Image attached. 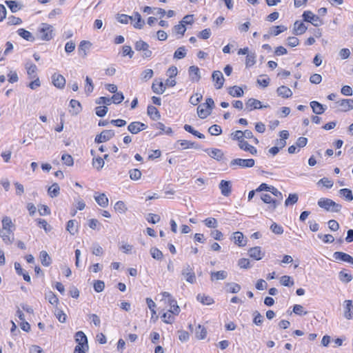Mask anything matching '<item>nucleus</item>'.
<instances>
[{
    "label": "nucleus",
    "instance_id": "nucleus-1",
    "mask_svg": "<svg viewBox=\"0 0 353 353\" xmlns=\"http://www.w3.org/2000/svg\"><path fill=\"white\" fill-rule=\"evenodd\" d=\"M1 222L2 228L0 229V236L5 244L10 245L14 239V225L9 216H4Z\"/></svg>",
    "mask_w": 353,
    "mask_h": 353
},
{
    "label": "nucleus",
    "instance_id": "nucleus-2",
    "mask_svg": "<svg viewBox=\"0 0 353 353\" xmlns=\"http://www.w3.org/2000/svg\"><path fill=\"white\" fill-rule=\"evenodd\" d=\"M54 28L48 23H42L39 25L37 31V37L39 39L49 41L54 37Z\"/></svg>",
    "mask_w": 353,
    "mask_h": 353
},
{
    "label": "nucleus",
    "instance_id": "nucleus-3",
    "mask_svg": "<svg viewBox=\"0 0 353 353\" xmlns=\"http://www.w3.org/2000/svg\"><path fill=\"white\" fill-rule=\"evenodd\" d=\"M318 205L326 211L332 212H339L342 208V205L327 198H321L318 201Z\"/></svg>",
    "mask_w": 353,
    "mask_h": 353
},
{
    "label": "nucleus",
    "instance_id": "nucleus-4",
    "mask_svg": "<svg viewBox=\"0 0 353 353\" xmlns=\"http://www.w3.org/2000/svg\"><path fill=\"white\" fill-rule=\"evenodd\" d=\"M161 295L163 298L161 301L163 302L164 304H167L170 306L168 312H171L174 315H178L180 312V309L177 305L176 301L172 298L171 294L169 292H164L161 294Z\"/></svg>",
    "mask_w": 353,
    "mask_h": 353
},
{
    "label": "nucleus",
    "instance_id": "nucleus-5",
    "mask_svg": "<svg viewBox=\"0 0 353 353\" xmlns=\"http://www.w3.org/2000/svg\"><path fill=\"white\" fill-rule=\"evenodd\" d=\"M255 164V161L253 159H234L230 162V166L236 170L239 168H252Z\"/></svg>",
    "mask_w": 353,
    "mask_h": 353
},
{
    "label": "nucleus",
    "instance_id": "nucleus-6",
    "mask_svg": "<svg viewBox=\"0 0 353 353\" xmlns=\"http://www.w3.org/2000/svg\"><path fill=\"white\" fill-rule=\"evenodd\" d=\"M303 17L305 21L311 23L316 27L322 24V21L321 20L320 17L314 14L311 11H305L303 14Z\"/></svg>",
    "mask_w": 353,
    "mask_h": 353
},
{
    "label": "nucleus",
    "instance_id": "nucleus-7",
    "mask_svg": "<svg viewBox=\"0 0 353 353\" xmlns=\"http://www.w3.org/2000/svg\"><path fill=\"white\" fill-rule=\"evenodd\" d=\"M135 49L137 51H143L142 56L144 58H150L152 56V52L149 50V45L142 40H139L136 42Z\"/></svg>",
    "mask_w": 353,
    "mask_h": 353
},
{
    "label": "nucleus",
    "instance_id": "nucleus-8",
    "mask_svg": "<svg viewBox=\"0 0 353 353\" xmlns=\"http://www.w3.org/2000/svg\"><path fill=\"white\" fill-rule=\"evenodd\" d=\"M268 105H263L259 100L254 98L249 99L245 103V108L248 111H252L256 109H261L263 108H268Z\"/></svg>",
    "mask_w": 353,
    "mask_h": 353
},
{
    "label": "nucleus",
    "instance_id": "nucleus-9",
    "mask_svg": "<svg viewBox=\"0 0 353 353\" xmlns=\"http://www.w3.org/2000/svg\"><path fill=\"white\" fill-rule=\"evenodd\" d=\"M182 275L185 281L190 283L196 282V275L193 269L188 265L182 271Z\"/></svg>",
    "mask_w": 353,
    "mask_h": 353
},
{
    "label": "nucleus",
    "instance_id": "nucleus-10",
    "mask_svg": "<svg viewBox=\"0 0 353 353\" xmlns=\"http://www.w3.org/2000/svg\"><path fill=\"white\" fill-rule=\"evenodd\" d=\"M114 136V132L112 130H105L102 131L95 138V142L103 143L109 141Z\"/></svg>",
    "mask_w": 353,
    "mask_h": 353
},
{
    "label": "nucleus",
    "instance_id": "nucleus-11",
    "mask_svg": "<svg viewBox=\"0 0 353 353\" xmlns=\"http://www.w3.org/2000/svg\"><path fill=\"white\" fill-rule=\"evenodd\" d=\"M231 240L239 247H244L247 243L246 239L241 232H233L231 236Z\"/></svg>",
    "mask_w": 353,
    "mask_h": 353
},
{
    "label": "nucleus",
    "instance_id": "nucleus-12",
    "mask_svg": "<svg viewBox=\"0 0 353 353\" xmlns=\"http://www.w3.org/2000/svg\"><path fill=\"white\" fill-rule=\"evenodd\" d=\"M212 80L214 82L216 89H221L224 83L225 79L222 72L219 70H216L212 73Z\"/></svg>",
    "mask_w": 353,
    "mask_h": 353
},
{
    "label": "nucleus",
    "instance_id": "nucleus-13",
    "mask_svg": "<svg viewBox=\"0 0 353 353\" xmlns=\"http://www.w3.org/2000/svg\"><path fill=\"white\" fill-rule=\"evenodd\" d=\"M248 255L254 260L259 261L265 256V252L259 246L251 248L248 250Z\"/></svg>",
    "mask_w": 353,
    "mask_h": 353
},
{
    "label": "nucleus",
    "instance_id": "nucleus-14",
    "mask_svg": "<svg viewBox=\"0 0 353 353\" xmlns=\"http://www.w3.org/2000/svg\"><path fill=\"white\" fill-rule=\"evenodd\" d=\"M174 148L183 150L189 148H197L198 147L194 142L188 140H178L174 144Z\"/></svg>",
    "mask_w": 353,
    "mask_h": 353
},
{
    "label": "nucleus",
    "instance_id": "nucleus-15",
    "mask_svg": "<svg viewBox=\"0 0 353 353\" xmlns=\"http://www.w3.org/2000/svg\"><path fill=\"white\" fill-rule=\"evenodd\" d=\"M336 103L342 112H347L353 109V99H344L339 100Z\"/></svg>",
    "mask_w": 353,
    "mask_h": 353
},
{
    "label": "nucleus",
    "instance_id": "nucleus-16",
    "mask_svg": "<svg viewBox=\"0 0 353 353\" xmlns=\"http://www.w3.org/2000/svg\"><path fill=\"white\" fill-rule=\"evenodd\" d=\"M333 257L336 261H344L353 265V257L343 252H335Z\"/></svg>",
    "mask_w": 353,
    "mask_h": 353
},
{
    "label": "nucleus",
    "instance_id": "nucleus-17",
    "mask_svg": "<svg viewBox=\"0 0 353 353\" xmlns=\"http://www.w3.org/2000/svg\"><path fill=\"white\" fill-rule=\"evenodd\" d=\"M146 128L147 126L145 124L139 121H134L129 124L128 129L132 134H137L146 129Z\"/></svg>",
    "mask_w": 353,
    "mask_h": 353
},
{
    "label": "nucleus",
    "instance_id": "nucleus-18",
    "mask_svg": "<svg viewBox=\"0 0 353 353\" xmlns=\"http://www.w3.org/2000/svg\"><path fill=\"white\" fill-rule=\"evenodd\" d=\"M190 79L192 82H198L201 79L200 70L197 66L192 65L188 69Z\"/></svg>",
    "mask_w": 353,
    "mask_h": 353
},
{
    "label": "nucleus",
    "instance_id": "nucleus-19",
    "mask_svg": "<svg viewBox=\"0 0 353 353\" xmlns=\"http://www.w3.org/2000/svg\"><path fill=\"white\" fill-rule=\"evenodd\" d=\"M52 81L53 85L58 88H63L65 85V79L64 77L58 73L52 74Z\"/></svg>",
    "mask_w": 353,
    "mask_h": 353
},
{
    "label": "nucleus",
    "instance_id": "nucleus-20",
    "mask_svg": "<svg viewBox=\"0 0 353 353\" xmlns=\"http://www.w3.org/2000/svg\"><path fill=\"white\" fill-rule=\"evenodd\" d=\"M210 157L221 161L224 157L223 152L218 148H208L204 150Z\"/></svg>",
    "mask_w": 353,
    "mask_h": 353
},
{
    "label": "nucleus",
    "instance_id": "nucleus-21",
    "mask_svg": "<svg viewBox=\"0 0 353 353\" xmlns=\"http://www.w3.org/2000/svg\"><path fill=\"white\" fill-rule=\"evenodd\" d=\"M219 189L223 196H229L232 191L231 182L229 181L221 180L219 183Z\"/></svg>",
    "mask_w": 353,
    "mask_h": 353
},
{
    "label": "nucleus",
    "instance_id": "nucleus-22",
    "mask_svg": "<svg viewBox=\"0 0 353 353\" xmlns=\"http://www.w3.org/2000/svg\"><path fill=\"white\" fill-rule=\"evenodd\" d=\"M25 68L27 71V74L29 79H34L37 77V67L32 62H27L25 65Z\"/></svg>",
    "mask_w": 353,
    "mask_h": 353
},
{
    "label": "nucleus",
    "instance_id": "nucleus-23",
    "mask_svg": "<svg viewBox=\"0 0 353 353\" xmlns=\"http://www.w3.org/2000/svg\"><path fill=\"white\" fill-rule=\"evenodd\" d=\"M238 145L240 149L245 152H248L252 155H256L257 154L256 148L254 146L249 144L245 140H241L240 143H238Z\"/></svg>",
    "mask_w": 353,
    "mask_h": 353
},
{
    "label": "nucleus",
    "instance_id": "nucleus-24",
    "mask_svg": "<svg viewBox=\"0 0 353 353\" xmlns=\"http://www.w3.org/2000/svg\"><path fill=\"white\" fill-rule=\"evenodd\" d=\"M152 90L157 94H162L166 90L165 85L161 81L155 79L152 83Z\"/></svg>",
    "mask_w": 353,
    "mask_h": 353
},
{
    "label": "nucleus",
    "instance_id": "nucleus-25",
    "mask_svg": "<svg viewBox=\"0 0 353 353\" xmlns=\"http://www.w3.org/2000/svg\"><path fill=\"white\" fill-rule=\"evenodd\" d=\"M91 46L92 43L90 41H81L78 48L79 54L83 57H86Z\"/></svg>",
    "mask_w": 353,
    "mask_h": 353
},
{
    "label": "nucleus",
    "instance_id": "nucleus-26",
    "mask_svg": "<svg viewBox=\"0 0 353 353\" xmlns=\"http://www.w3.org/2000/svg\"><path fill=\"white\" fill-rule=\"evenodd\" d=\"M94 198L99 205L102 208H106L108 205V198L104 193H95Z\"/></svg>",
    "mask_w": 353,
    "mask_h": 353
},
{
    "label": "nucleus",
    "instance_id": "nucleus-27",
    "mask_svg": "<svg viewBox=\"0 0 353 353\" xmlns=\"http://www.w3.org/2000/svg\"><path fill=\"white\" fill-rule=\"evenodd\" d=\"M344 316L347 319H352L353 318V305L351 300H346L345 301Z\"/></svg>",
    "mask_w": 353,
    "mask_h": 353
},
{
    "label": "nucleus",
    "instance_id": "nucleus-28",
    "mask_svg": "<svg viewBox=\"0 0 353 353\" xmlns=\"http://www.w3.org/2000/svg\"><path fill=\"white\" fill-rule=\"evenodd\" d=\"M228 94L232 97H241L243 96L244 92L242 88L234 85L228 88Z\"/></svg>",
    "mask_w": 353,
    "mask_h": 353
},
{
    "label": "nucleus",
    "instance_id": "nucleus-29",
    "mask_svg": "<svg viewBox=\"0 0 353 353\" xmlns=\"http://www.w3.org/2000/svg\"><path fill=\"white\" fill-rule=\"evenodd\" d=\"M277 94L283 98H290L292 95V90L285 85L279 87L276 90Z\"/></svg>",
    "mask_w": 353,
    "mask_h": 353
},
{
    "label": "nucleus",
    "instance_id": "nucleus-30",
    "mask_svg": "<svg viewBox=\"0 0 353 353\" xmlns=\"http://www.w3.org/2000/svg\"><path fill=\"white\" fill-rule=\"evenodd\" d=\"M17 34L23 39L28 41L33 42L35 40L34 35L30 31H28L23 28H19L17 30Z\"/></svg>",
    "mask_w": 353,
    "mask_h": 353
},
{
    "label": "nucleus",
    "instance_id": "nucleus-31",
    "mask_svg": "<svg viewBox=\"0 0 353 353\" xmlns=\"http://www.w3.org/2000/svg\"><path fill=\"white\" fill-rule=\"evenodd\" d=\"M131 17H133L132 21H134L133 26L137 29H141L145 24V21L142 19L141 14L136 12Z\"/></svg>",
    "mask_w": 353,
    "mask_h": 353
},
{
    "label": "nucleus",
    "instance_id": "nucleus-32",
    "mask_svg": "<svg viewBox=\"0 0 353 353\" xmlns=\"http://www.w3.org/2000/svg\"><path fill=\"white\" fill-rule=\"evenodd\" d=\"M147 112L148 116L154 121H157L161 117L159 110L153 105H149L148 107Z\"/></svg>",
    "mask_w": 353,
    "mask_h": 353
},
{
    "label": "nucleus",
    "instance_id": "nucleus-33",
    "mask_svg": "<svg viewBox=\"0 0 353 353\" xmlns=\"http://www.w3.org/2000/svg\"><path fill=\"white\" fill-rule=\"evenodd\" d=\"M75 341L78 343V345L88 346L87 337L82 331H79L76 333Z\"/></svg>",
    "mask_w": 353,
    "mask_h": 353
},
{
    "label": "nucleus",
    "instance_id": "nucleus-34",
    "mask_svg": "<svg viewBox=\"0 0 353 353\" xmlns=\"http://www.w3.org/2000/svg\"><path fill=\"white\" fill-rule=\"evenodd\" d=\"M310 106L313 112L316 114H323L326 109L322 104L315 101L310 102Z\"/></svg>",
    "mask_w": 353,
    "mask_h": 353
},
{
    "label": "nucleus",
    "instance_id": "nucleus-35",
    "mask_svg": "<svg viewBox=\"0 0 353 353\" xmlns=\"http://www.w3.org/2000/svg\"><path fill=\"white\" fill-rule=\"evenodd\" d=\"M228 274L225 270H220L217 272H212L210 274L212 281L214 280H224L227 278Z\"/></svg>",
    "mask_w": 353,
    "mask_h": 353
},
{
    "label": "nucleus",
    "instance_id": "nucleus-36",
    "mask_svg": "<svg viewBox=\"0 0 353 353\" xmlns=\"http://www.w3.org/2000/svg\"><path fill=\"white\" fill-rule=\"evenodd\" d=\"M78 223L75 220H70L67 223L66 230L72 235H74L78 232Z\"/></svg>",
    "mask_w": 353,
    "mask_h": 353
},
{
    "label": "nucleus",
    "instance_id": "nucleus-37",
    "mask_svg": "<svg viewBox=\"0 0 353 353\" xmlns=\"http://www.w3.org/2000/svg\"><path fill=\"white\" fill-rule=\"evenodd\" d=\"M60 192L59 185L54 183L51 186H50L48 189V193L49 196L52 198L57 197Z\"/></svg>",
    "mask_w": 353,
    "mask_h": 353
},
{
    "label": "nucleus",
    "instance_id": "nucleus-38",
    "mask_svg": "<svg viewBox=\"0 0 353 353\" xmlns=\"http://www.w3.org/2000/svg\"><path fill=\"white\" fill-rule=\"evenodd\" d=\"M196 299L203 305H210L214 303V300L211 296L205 294H199Z\"/></svg>",
    "mask_w": 353,
    "mask_h": 353
},
{
    "label": "nucleus",
    "instance_id": "nucleus-39",
    "mask_svg": "<svg viewBox=\"0 0 353 353\" xmlns=\"http://www.w3.org/2000/svg\"><path fill=\"white\" fill-rule=\"evenodd\" d=\"M307 30V27L302 22L296 21L294 25V32L295 34H302Z\"/></svg>",
    "mask_w": 353,
    "mask_h": 353
},
{
    "label": "nucleus",
    "instance_id": "nucleus-40",
    "mask_svg": "<svg viewBox=\"0 0 353 353\" xmlns=\"http://www.w3.org/2000/svg\"><path fill=\"white\" fill-rule=\"evenodd\" d=\"M155 128L160 130L159 134H172V130L169 128L166 127L163 123L159 122L155 124Z\"/></svg>",
    "mask_w": 353,
    "mask_h": 353
},
{
    "label": "nucleus",
    "instance_id": "nucleus-41",
    "mask_svg": "<svg viewBox=\"0 0 353 353\" xmlns=\"http://www.w3.org/2000/svg\"><path fill=\"white\" fill-rule=\"evenodd\" d=\"M211 110L208 108H205L204 105H199L197 108V114L201 119L206 118L210 114Z\"/></svg>",
    "mask_w": 353,
    "mask_h": 353
},
{
    "label": "nucleus",
    "instance_id": "nucleus-42",
    "mask_svg": "<svg viewBox=\"0 0 353 353\" xmlns=\"http://www.w3.org/2000/svg\"><path fill=\"white\" fill-rule=\"evenodd\" d=\"M70 105L72 108V114H78L81 111V105L79 101L75 99H72L70 102Z\"/></svg>",
    "mask_w": 353,
    "mask_h": 353
},
{
    "label": "nucleus",
    "instance_id": "nucleus-43",
    "mask_svg": "<svg viewBox=\"0 0 353 353\" xmlns=\"http://www.w3.org/2000/svg\"><path fill=\"white\" fill-rule=\"evenodd\" d=\"M256 54L255 52H250L247 54L245 59V65L250 68L256 63Z\"/></svg>",
    "mask_w": 353,
    "mask_h": 353
},
{
    "label": "nucleus",
    "instance_id": "nucleus-44",
    "mask_svg": "<svg viewBox=\"0 0 353 353\" xmlns=\"http://www.w3.org/2000/svg\"><path fill=\"white\" fill-rule=\"evenodd\" d=\"M226 291L230 293H238L241 290V285L236 283H227Z\"/></svg>",
    "mask_w": 353,
    "mask_h": 353
},
{
    "label": "nucleus",
    "instance_id": "nucleus-45",
    "mask_svg": "<svg viewBox=\"0 0 353 353\" xmlns=\"http://www.w3.org/2000/svg\"><path fill=\"white\" fill-rule=\"evenodd\" d=\"M41 263L44 266H49L51 263V259L46 251H41L39 254Z\"/></svg>",
    "mask_w": 353,
    "mask_h": 353
},
{
    "label": "nucleus",
    "instance_id": "nucleus-46",
    "mask_svg": "<svg viewBox=\"0 0 353 353\" xmlns=\"http://www.w3.org/2000/svg\"><path fill=\"white\" fill-rule=\"evenodd\" d=\"M6 4L12 12H17L21 9V6L16 1H6Z\"/></svg>",
    "mask_w": 353,
    "mask_h": 353
},
{
    "label": "nucleus",
    "instance_id": "nucleus-47",
    "mask_svg": "<svg viewBox=\"0 0 353 353\" xmlns=\"http://www.w3.org/2000/svg\"><path fill=\"white\" fill-rule=\"evenodd\" d=\"M114 209L116 212L120 214H124L128 210L126 205L122 201H117L114 205Z\"/></svg>",
    "mask_w": 353,
    "mask_h": 353
},
{
    "label": "nucleus",
    "instance_id": "nucleus-48",
    "mask_svg": "<svg viewBox=\"0 0 353 353\" xmlns=\"http://www.w3.org/2000/svg\"><path fill=\"white\" fill-rule=\"evenodd\" d=\"M46 299L48 301V302L50 304L53 305L57 306L59 303V299L52 292H48V293H46Z\"/></svg>",
    "mask_w": 353,
    "mask_h": 353
},
{
    "label": "nucleus",
    "instance_id": "nucleus-49",
    "mask_svg": "<svg viewBox=\"0 0 353 353\" xmlns=\"http://www.w3.org/2000/svg\"><path fill=\"white\" fill-rule=\"evenodd\" d=\"M150 253L152 257L156 260H161L163 259V254L162 252L157 248H151Z\"/></svg>",
    "mask_w": 353,
    "mask_h": 353
},
{
    "label": "nucleus",
    "instance_id": "nucleus-50",
    "mask_svg": "<svg viewBox=\"0 0 353 353\" xmlns=\"http://www.w3.org/2000/svg\"><path fill=\"white\" fill-rule=\"evenodd\" d=\"M185 30L186 28L185 25L183 24V23L181 22H180L178 25L175 26L172 30L174 34H179L180 37H182L184 34Z\"/></svg>",
    "mask_w": 353,
    "mask_h": 353
},
{
    "label": "nucleus",
    "instance_id": "nucleus-51",
    "mask_svg": "<svg viewBox=\"0 0 353 353\" xmlns=\"http://www.w3.org/2000/svg\"><path fill=\"white\" fill-rule=\"evenodd\" d=\"M339 194L343 196L347 201H351L353 199L352 192L350 189L343 188L339 190Z\"/></svg>",
    "mask_w": 353,
    "mask_h": 353
},
{
    "label": "nucleus",
    "instance_id": "nucleus-52",
    "mask_svg": "<svg viewBox=\"0 0 353 353\" xmlns=\"http://www.w3.org/2000/svg\"><path fill=\"white\" fill-rule=\"evenodd\" d=\"M299 199L298 194L296 193L290 194L288 198L285 201V206H289L295 204Z\"/></svg>",
    "mask_w": 353,
    "mask_h": 353
},
{
    "label": "nucleus",
    "instance_id": "nucleus-53",
    "mask_svg": "<svg viewBox=\"0 0 353 353\" xmlns=\"http://www.w3.org/2000/svg\"><path fill=\"white\" fill-rule=\"evenodd\" d=\"M145 301H146L148 308L150 309V310L152 313V319L157 314V311L155 310V308L157 307L156 303L150 298H146Z\"/></svg>",
    "mask_w": 353,
    "mask_h": 353
},
{
    "label": "nucleus",
    "instance_id": "nucleus-54",
    "mask_svg": "<svg viewBox=\"0 0 353 353\" xmlns=\"http://www.w3.org/2000/svg\"><path fill=\"white\" fill-rule=\"evenodd\" d=\"M88 226L92 230H100L102 228V224L95 219L88 220Z\"/></svg>",
    "mask_w": 353,
    "mask_h": 353
},
{
    "label": "nucleus",
    "instance_id": "nucleus-55",
    "mask_svg": "<svg viewBox=\"0 0 353 353\" xmlns=\"http://www.w3.org/2000/svg\"><path fill=\"white\" fill-rule=\"evenodd\" d=\"M205 226L209 228H216L218 226V221L215 218H207L203 221Z\"/></svg>",
    "mask_w": 353,
    "mask_h": 353
},
{
    "label": "nucleus",
    "instance_id": "nucleus-56",
    "mask_svg": "<svg viewBox=\"0 0 353 353\" xmlns=\"http://www.w3.org/2000/svg\"><path fill=\"white\" fill-rule=\"evenodd\" d=\"M187 52L184 46L179 48L174 54V58L181 59L186 56Z\"/></svg>",
    "mask_w": 353,
    "mask_h": 353
},
{
    "label": "nucleus",
    "instance_id": "nucleus-57",
    "mask_svg": "<svg viewBox=\"0 0 353 353\" xmlns=\"http://www.w3.org/2000/svg\"><path fill=\"white\" fill-rule=\"evenodd\" d=\"M154 72L152 69H145L141 74V79L143 81H147L152 78Z\"/></svg>",
    "mask_w": 353,
    "mask_h": 353
},
{
    "label": "nucleus",
    "instance_id": "nucleus-58",
    "mask_svg": "<svg viewBox=\"0 0 353 353\" xmlns=\"http://www.w3.org/2000/svg\"><path fill=\"white\" fill-rule=\"evenodd\" d=\"M280 283L281 285L284 286H292L294 285V281L292 280V277L290 276H283L280 279Z\"/></svg>",
    "mask_w": 353,
    "mask_h": 353
},
{
    "label": "nucleus",
    "instance_id": "nucleus-59",
    "mask_svg": "<svg viewBox=\"0 0 353 353\" xmlns=\"http://www.w3.org/2000/svg\"><path fill=\"white\" fill-rule=\"evenodd\" d=\"M174 316L171 312H166L162 315L161 318L164 323L171 324L174 321Z\"/></svg>",
    "mask_w": 353,
    "mask_h": 353
},
{
    "label": "nucleus",
    "instance_id": "nucleus-60",
    "mask_svg": "<svg viewBox=\"0 0 353 353\" xmlns=\"http://www.w3.org/2000/svg\"><path fill=\"white\" fill-rule=\"evenodd\" d=\"M54 315L56 316L58 321L61 323H65L67 319L66 314L63 312V311L61 310L59 308H56L54 310Z\"/></svg>",
    "mask_w": 353,
    "mask_h": 353
},
{
    "label": "nucleus",
    "instance_id": "nucleus-61",
    "mask_svg": "<svg viewBox=\"0 0 353 353\" xmlns=\"http://www.w3.org/2000/svg\"><path fill=\"white\" fill-rule=\"evenodd\" d=\"M207 331L205 327L201 325H199L197 330H196V337L198 339H203L206 337Z\"/></svg>",
    "mask_w": 353,
    "mask_h": 353
},
{
    "label": "nucleus",
    "instance_id": "nucleus-62",
    "mask_svg": "<svg viewBox=\"0 0 353 353\" xmlns=\"http://www.w3.org/2000/svg\"><path fill=\"white\" fill-rule=\"evenodd\" d=\"M105 162L103 159L101 157L94 158L92 161V165L94 168L97 170H101L104 166Z\"/></svg>",
    "mask_w": 353,
    "mask_h": 353
},
{
    "label": "nucleus",
    "instance_id": "nucleus-63",
    "mask_svg": "<svg viewBox=\"0 0 353 353\" xmlns=\"http://www.w3.org/2000/svg\"><path fill=\"white\" fill-rule=\"evenodd\" d=\"M93 90H94V85L92 83V80L89 77H86L85 85V92L89 94L91 92H92Z\"/></svg>",
    "mask_w": 353,
    "mask_h": 353
},
{
    "label": "nucleus",
    "instance_id": "nucleus-64",
    "mask_svg": "<svg viewBox=\"0 0 353 353\" xmlns=\"http://www.w3.org/2000/svg\"><path fill=\"white\" fill-rule=\"evenodd\" d=\"M339 279L343 283H349L352 279V275L344 271H341L339 272Z\"/></svg>",
    "mask_w": 353,
    "mask_h": 353
}]
</instances>
